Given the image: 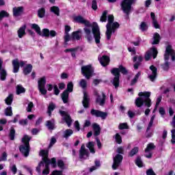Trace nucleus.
<instances>
[{"label": "nucleus", "mask_w": 175, "mask_h": 175, "mask_svg": "<svg viewBox=\"0 0 175 175\" xmlns=\"http://www.w3.org/2000/svg\"><path fill=\"white\" fill-rule=\"evenodd\" d=\"M119 129H128V124L126 123H121L119 124Z\"/></svg>", "instance_id": "59"}, {"label": "nucleus", "mask_w": 175, "mask_h": 175, "mask_svg": "<svg viewBox=\"0 0 175 175\" xmlns=\"http://www.w3.org/2000/svg\"><path fill=\"white\" fill-rule=\"evenodd\" d=\"M107 21V11H104L103 15L100 17V21L102 23H106Z\"/></svg>", "instance_id": "41"}, {"label": "nucleus", "mask_w": 175, "mask_h": 175, "mask_svg": "<svg viewBox=\"0 0 175 175\" xmlns=\"http://www.w3.org/2000/svg\"><path fill=\"white\" fill-rule=\"evenodd\" d=\"M122 155L117 154L115 157H113V164L112 165V169L113 170H117L118 166H120L121 162H122Z\"/></svg>", "instance_id": "13"}, {"label": "nucleus", "mask_w": 175, "mask_h": 175, "mask_svg": "<svg viewBox=\"0 0 175 175\" xmlns=\"http://www.w3.org/2000/svg\"><path fill=\"white\" fill-rule=\"evenodd\" d=\"M107 24L106 25L107 31L105 35L107 36V40H110L111 35L120 28V23L118 22H114V16L109 15L107 18Z\"/></svg>", "instance_id": "3"}, {"label": "nucleus", "mask_w": 175, "mask_h": 175, "mask_svg": "<svg viewBox=\"0 0 175 175\" xmlns=\"http://www.w3.org/2000/svg\"><path fill=\"white\" fill-rule=\"evenodd\" d=\"M89 156H90V153L88 152V150L85 149V146L84 144L82 145L79 150L80 159H87Z\"/></svg>", "instance_id": "15"}, {"label": "nucleus", "mask_w": 175, "mask_h": 175, "mask_svg": "<svg viewBox=\"0 0 175 175\" xmlns=\"http://www.w3.org/2000/svg\"><path fill=\"white\" fill-rule=\"evenodd\" d=\"M135 163L138 167H143V161L140 157H137Z\"/></svg>", "instance_id": "49"}, {"label": "nucleus", "mask_w": 175, "mask_h": 175, "mask_svg": "<svg viewBox=\"0 0 175 175\" xmlns=\"http://www.w3.org/2000/svg\"><path fill=\"white\" fill-rule=\"evenodd\" d=\"M79 85L84 90V88H87V81L85 79H81L79 81Z\"/></svg>", "instance_id": "48"}, {"label": "nucleus", "mask_w": 175, "mask_h": 175, "mask_svg": "<svg viewBox=\"0 0 175 175\" xmlns=\"http://www.w3.org/2000/svg\"><path fill=\"white\" fill-rule=\"evenodd\" d=\"M2 64H3V62L0 59V79L2 81H3L6 80L7 73L6 70L2 68Z\"/></svg>", "instance_id": "21"}, {"label": "nucleus", "mask_w": 175, "mask_h": 175, "mask_svg": "<svg viewBox=\"0 0 175 175\" xmlns=\"http://www.w3.org/2000/svg\"><path fill=\"white\" fill-rule=\"evenodd\" d=\"M12 102H13V94H10L5 98V103H6V105H12Z\"/></svg>", "instance_id": "40"}, {"label": "nucleus", "mask_w": 175, "mask_h": 175, "mask_svg": "<svg viewBox=\"0 0 175 175\" xmlns=\"http://www.w3.org/2000/svg\"><path fill=\"white\" fill-rule=\"evenodd\" d=\"M95 146V144L92 142H89L88 144H87V147L88 148H89L90 152H92V154H95V149L94 148Z\"/></svg>", "instance_id": "32"}, {"label": "nucleus", "mask_w": 175, "mask_h": 175, "mask_svg": "<svg viewBox=\"0 0 175 175\" xmlns=\"http://www.w3.org/2000/svg\"><path fill=\"white\" fill-rule=\"evenodd\" d=\"M12 66L14 73H17L20 69V62H18V59H14L12 61Z\"/></svg>", "instance_id": "25"}, {"label": "nucleus", "mask_w": 175, "mask_h": 175, "mask_svg": "<svg viewBox=\"0 0 175 175\" xmlns=\"http://www.w3.org/2000/svg\"><path fill=\"white\" fill-rule=\"evenodd\" d=\"M31 137L28 135H24L22 138L23 144L20 146L19 150L24 157H28L29 155V141Z\"/></svg>", "instance_id": "7"}, {"label": "nucleus", "mask_w": 175, "mask_h": 175, "mask_svg": "<svg viewBox=\"0 0 175 175\" xmlns=\"http://www.w3.org/2000/svg\"><path fill=\"white\" fill-rule=\"evenodd\" d=\"M155 119V115H153L151 118H150V121L149 122V124L147 128V132H148V131H150V129L151 128V126H152V124H154V120Z\"/></svg>", "instance_id": "47"}, {"label": "nucleus", "mask_w": 175, "mask_h": 175, "mask_svg": "<svg viewBox=\"0 0 175 175\" xmlns=\"http://www.w3.org/2000/svg\"><path fill=\"white\" fill-rule=\"evenodd\" d=\"M51 175H62V172L55 170V171H53L52 174Z\"/></svg>", "instance_id": "64"}, {"label": "nucleus", "mask_w": 175, "mask_h": 175, "mask_svg": "<svg viewBox=\"0 0 175 175\" xmlns=\"http://www.w3.org/2000/svg\"><path fill=\"white\" fill-rule=\"evenodd\" d=\"M46 13V10H44V8H41L38 10V17H40V18L44 17V14Z\"/></svg>", "instance_id": "51"}, {"label": "nucleus", "mask_w": 175, "mask_h": 175, "mask_svg": "<svg viewBox=\"0 0 175 175\" xmlns=\"http://www.w3.org/2000/svg\"><path fill=\"white\" fill-rule=\"evenodd\" d=\"M77 49H66L65 50V53H68V51H70L72 53H71V55L72 57H76V51H77Z\"/></svg>", "instance_id": "46"}, {"label": "nucleus", "mask_w": 175, "mask_h": 175, "mask_svg": "<svg viewBox=\"0 0 175 175\" xmlns=\"http://www.w3.org/2000/svg\"><path fill=\"white\" fill-rule=\"evenodd\" d=\"M59 113L62 117H63V119L64 120V121H66V123L67 124L68 126V127L70 126V125H72V118H70L69 114L62 111H60Z\"/></svg>", "instance_id": "18"}, {"label": "nucleus", "mask_w": 175, "mask_h": 175, "mask_svg": "<svg viewBox=\"0 0 175 175\" xmlns=\"http://www.w3.org/2000/svg\"><path fill=\"white\" fill-rule=\"evenodd\" d=\"M148 26H147V23L146 22H142L140 25V30L141 31H146L148 29Z\"/></svg>", "instance_id": "53"}, {"label": "nucleus", "mask_w": 175, "mask_h": 175, "mask_svg": "<svg viewBox=\"0 0 175 175\" xmlns=\"http://www.w3.org/2000/svg\"><path fill=\"white\" fill-rule=\"evenodd\" d=\"M51 12L56 14V16H59V8L57 6H53L51 8Z\"/></svg>", "instance_id": "37"}, {"label": "nucleus", "mask_w": 175, "mask_h": 175, "mask_svg": "<svg viewBox=\"0 0 175 175\" xmlns=\"http://www.w3.org/2000/svg\"><path fill=\"white\" fill-rule=\"evenodd\" d=\"M31 28H32V29H34V31H36V33H38V35H42V31H40V27H39V25H38L36 24H32Z\"/></svg>", "instance_id": "33"}, {"label": "nucleus", "mask_w": 175, "mask_h": 175, "mask_svg": "<svg viewBox=\"0 0 175 175\" xmlns=\"http://www.w3.org/2000/svg\"><path fill=\"white\" fill-rule=\"evenodd\" d=\"M146 174L147 175H157L155 174V172H154V170L152 169H149L146 171Z\"/></svg>", "instance_id": "63"}, {"label": "nucleus", "mask_w": 175, "mask_h": 175, "mask_svg": "<svg viewBox=\"0 0 175 175\" xmlns=\"http://www.w3.org/2000/svg\"><path fill=\"white\" fill-rule=\"evenodd\" d=\"M44 87H46V77H43L38 80V90L42 95L47 94V90Z\"/></svg>", "instance_id": "11"}, {"label": "nucleus", "mask_w": 175, "mask_h": 175, "mask_svg": "<svg viewBox=\"0 0 175 175\" xmlns=\"http://www.w3.org/2000/svg\"><path fill=\"white\" fill-rule=\"evenodd\" d=\"M5 114L7 116L12 117L13 116V112L12 111V107H8L5 110Z\"/></svg>", "instance_id": "39"}, {"label": "nucleus", "mask_w": 175, "mask_h": 175, "mask_svg": "<svg viewBox=\"0 0 175 175\" xmlns=\"http://www.w3.org/2000/svg\"><path fill=\"white\" fill-rule=\"evenodd\" d=\"M54 109H55V105H54V103H50L48 107V114H49V116H51V111H53Z\"/></svg>", "instance_id": "44"}, {"label": "nucleus", "mask_w": 175, "mask_h": 175, "mask_svg": "<svg viewBox=\"0 0 175 175\" xmlns=\"http://www.w3.org/2000/svg\"><path fill=\"white\" fill-rule=\"evenodd\" d=\"M93 129L94 131V135L98 136L100 133V127L96 123L93 124Z\"/></svg>", "instance_id": "28"}, {"label": "nucleus", "mask_w": 175, "mask_h": 175, "mask_svg": "<svg viewBox=\"0 0 175 175\" xmlns=\"http://www.w3.org/2000/svg\"><path fill=\"white\" fill-rule=\"evenodd\" d=\"M24 92H25V88H24L21 85H18L16 87L17 95H20V94H23Z\"/></svg>", "instance_id": "35"}, {"label": "nucleus", "mask_w": 175, "mask_h": 175, "mask_svg": "<svg viewBox=\"0 0 175 175\" xmlns=\"http://www.w3.org/2000/svg\"><path fill=\"white\" fill-rule=\"evenodd\" d=\"M70 39L71 38H70V36H69V33H65V36H64L65 42L67 43V42H69Z\"/></svg>", "instance_id": "62"}, {"label": "nucleus", "mask_w": 175, "mask_h": 175, "mask_svg": "<svg viewBox=\"0 0 175 175\" xmlns=\"http://www.w3.org/2000/svg\"><path fill=\"white\" fill-rule=\"evenodd\" d=\"M154 148H155V146L154 145V144L150 143L148 144L145 150V157H146V158H151V157H152V153L151 152V151H152Z\"/></svg>", "instance_id": "17"}, {"label": "nucleus", "mask_w": 175, "mask_h": 175, "mask_svg": "<svg viewBox=\"0 0 175 175\" xmlns=\"http://www.w3.org/2000/svg\"><path fill=\"white\" fill-rule=\"evenodd\" d=\"M157 54H158V51L157 50V49L152 47L148 52H146L145 55V59L146 61H148L151 58L152 55L153 58L155 59L157 58Z\"/></svg>", "instance_id": "12"}, {"label": "nucleus", "mask_w": 175, "mask_h": 175, "mask_svg": "<svg viewBox=\"0 0 175 175\" xmlns=\"http://www.w3.org/2000/svg\"><path fill=\"white\" fill-rule=\"evenodd\" d=\"M56 142H57V139H55V137H52L51 139V142H50L49 148H51V147H53V146H54V144H55Z\"/></svg>", "instance_id": "60"}, {"label": "nucleus", "mask_w": 175, "mask_h": 175, "mask_svg": "<svg viewBox=\"0 0 175 175\" xmlns=\"http://www.w3.org/2000/svg\"><path fill=\"white\" fill-rule=\"evenodd\" d=\"M98 61L102 66H107L110 62V58L108 56L103 55L102 57H98Z\"/></svg>", "instance_id": "19"}, {"label": "nucleus", "mask_w": 175, "mask_h": 175, "mask_svg": "<svg viewBox=\"0 0 175 175\" xmlns=\"http://www.w3.org/2000/svg\"><path fill=\"white\" fill-rule=\"evenodd\" d=\"M81 72L86 79H90L94 73V68L90 65L85 66L81 68Z\"/></svg>", "instance_id": "10"}, {"label": "nucleus", "mask_w": 175, "mask_h": 175, "mask_svg": "<svg viewBox=\"0 0 175 175\" xmlns=\"http://www.w3.org/2000/svg\"><path fill=\"white\" fill-rule=\"evenodd\" d=\"M72 135H73V130L66 129L63 133V137H64V139H68V137H70V136Z\"/></svg>", "instance_id": "27"}, {"label": "nucleus", "mask_w": 175, "mask_h": 175, "mask_svg": "<svg viewBox=\"0 0 175 175\" xmlns=\"http://www.w3.org/2000/svg\"><path fill=\"white\" fill-rule=\"evenodd\" d=\"M73 39H77V40H80L81 38V31H77L72 33Z\"/></svg>", "instance_id": "36"}, {"label": "nucleus", "mask_w": 175, "mask_h": 175, "mask_svg": "<svg viewBox=\"0 0 175 175\" xmlns=\"http://www.w3.org/2000/svg\"><path fill=\"white\" fill-rule=\"evenodd\" d=\"M9 16V14L5 11H1L0 12V20H2L3 17H8Z\"/></svg>", "instance_id": "57"}, {"label": "nucleus", "mask_w": 175, "mask_h": 175, "mask_svg": "<svg viewBox=\"0 0 175 175\" xmlns=\"http://www.w3.org/2000/svg\"><path fill=\"white\" fill-rule=\"evenodd\" d=\"M39 35L40 36L49 38L50 36V30H49L48 29H43L42 32H41V34Z\"/></svg>", "instance_id": "34"}, {"label": "nucleus", "mask_w": 175, "mask_h": 175, "mask_svg": "<svg viewBox=\"0 0 175 175\" xmlns=\"http://www.w3.org/2000/svg\"><path fill=\"white\" fill-rule=\"evenodd\" d=\"M139 152V148L135 147L129 153L130 157H133V155H135V154H137Z\"/></svg>", "instance_id": "52"}, {"label": "nucleus", "mask_w": 175, "mask_h": 175, "mask_svg": "<svg viewBox=\"0 0 175 175\" xmlns=\"http://www.w3.org/2000/svg\"><path fill=\"white\" fill-rule=\"evenodd\" d=\"M115 140L118 144H121V143H122V138H121V135H120L119 133L115 135Z\"/></svg>", "instance_id": "42"}, {"label": "nucleus", "mask_w": 175, "mask_h": 175, "mask_svg": "<svg viewBox=\"0 0 175 175\" xmlns=\"http://www.w3.org/2000/svg\"><path fill=\"white\" fill-rule=\"evenodd\" d=\"M74 21H75L76 23H79L80 24H84V25L85 26V27L84 28V31L85 33V38H86L88 42L92 41L93 33L96 43H100V31L99 29V26L98 25V23H93L92 24H91L90 21L84 19V18H83V16H81L74 17ZM91 27L92 33L91 32Z\"/></svg>", "instance_id": "1"}, {"label": "nucleus", "mask_w": 175, "mask_h": 175, "mask_svg": "<svg viewBox=\"0 0 175 175\" xmlns=\"http://www.w3.org/2000/svg\"><path fill=\"white\" fill-rule=\"evenodd\" d=\"M142 74L140 73V72H139L135 77H134V79L131 81V85H135V84H136V83H137V80H139V77H140V75Z\"/></svg>", "instance_id": "38"}, {"label": "nucleus", "mask_w": 175, "mask_h": 175, "mask_svg": "<svg viewBox=\"0 0 175 175\" xmlns=\"http://www.w3.org/2000/svg\"><path fill=\"white\" fill-rule=\"evenodd\" d=\"M136 0H124L121 3L122 10L126 14H129L132 10V3Z\"/></svg>", "instance_id": "8"}, {"label": "nucleus", "mask_w": 175, "mask_h": 175, "mask_svg": "<svg viewBox=\"0 0 175 175\" xmlns=\"http://www.w3.org/2000/svg\"><path fill=\"white\" fill-rule=\"evenodd\" d=\"M40 155L42 157V161L39 163L38 166L36 167V170L40 173V167H44L45 165V168L42 171V174H49V173H50L49 165H51L52 167H57V160L55 158H52L51 160L49 159V150H40Z\"/></svg>", "instance_id": "2"}, {"label": "nucleus", "mask_w": 175, "mask_h": 175, "mask_svg": "<svg viewBox=\"0 0 175 175\" xmlns=\"http://www.w3.org/2000/svg\"><path fill=\"white\" fill-rule=\"evenodd\" d=\"M160 40L161 36H159V33H155L153 36V42H152V44H158Z\"/></svg>", "instance_id": "30"}, {"label": "nucleus", "mask_w": 175, "mask_h": 175, "mask_svg": "<svg viewBox=\"0 0 175 175\" xmlns=\"http://www.w3.org/2000/svg\"><path fill=\"white\" fill-rule=\"evenodd\" d=\"M120 72H121V73L123 75H126L128 73L126 68L122 66H120L118 68H113L111 70L112 75L115 76L113 80V84L116 88L120 85Z\"/></svg>", "instance_id": "5"}, {"label": "nucleus", "mask_w": 175, "mask_h": 175, "mask_svg": "<svg viewBox=\"0 0 175 175\" xmlns=\"http://www.w3.org/2000/svg\"><path fill=\"white\" fill-rule=\"evenodd\" d=\"M33 107V103L29 102L27 108V111H28V113H31V111H32Z\"/></svg>", "instance_id": "56"}, {"label": "nucleus", "mask_w": 175, "mask_h": 175, "mask_svg": "<svg viewBox=\"0 0 175 175\" xmlns=\"http://www.w3.org/2000/svg\"><path fill=\"white\" fill-rule=\"evenodd\" d=\"M25 25H23L18 30V38H21L25 35Z\"/></svg>", "instance_id": "29"}, {"label": "nucleus", "mask_w": 175, "mask_h": 175, "mask_svg": "<svg viewBox=\"0 0 175 175\" xmlns=\"http://www.w3.org/2000/svg\"><path fill=\"white\" fill-rule=\"evenodd\" d=\"M23 10L24 9L23 7H15L13 8V14L15 16V17H18V16H21L23 14Z\"/></svg>", "instance_id": "24"}, {"label": "nucleus", "mask_w": 175, "mask_h": 175, "mask_svg": "<svg viewBox=\"0 0 175 175\" xmlns=\"http://www.w3.org/2000/svg\"><path fill=\"white\" fill-rule=\"evenodd\" d=\"M170 57H171L172 61L175 60V51L172 49V46L168 45L166 47L165 53L164 55L165 63L163 65V70H169V63L166 61L169 60Z\"/></svg>", "instance_id": "6"}, {"label": "nucleus", "mask_w": 175, "mask_h": 175, "mask_svg": "<svg viewBox=\"0 0 175 175\" xmlns=\"http://www.w3.org/2000/svg\"><path fill=\"white\" fill-rule=\"evenodd\" d=\"M91 114L95 117H100L102 120H106L107 117V113L96 109H92Z\"/></svg>", "instance_id": "14"}, {"label": "nucleus", "mask_w": 175, "mask_h": 175, "mask_svg": "<svg viewBox=\"0 0 175 175\" xmlns=\"http://www.w3.org/2000/svg\"><path fill=\"white\" fill-rule=\"evenodd\" d=\"M138 97L135 100V106L137 107H142L144 105L146 106V107H151V99L150 96H151V92H141L138 94Z\"/></svg>", "instance_id": "4"}, {"label": "nucleus", "mask_w": 175, "mask_h": 175, "mask_svg": "<svg viewBox=\"0 0 175 175\" xmlns=\"http://www.w3.org/2000/svg\"><path fill=\"white\" fill-rule=\"evenodd\" d=\"M95 165L96 166H93L90 169V172H94V170H96L99 166H100V162L99 161H95Z\"/></svg>", "instance_id": "45"}, {"label": "nucleus", "mask_w": 175, "mask_h": 175, "mask_svg": "<svg viewBox=\"0 0 175 175\" xmlns=\"http://www.w3.org/2000/svg\"><path fill=\"white\" fill-rule=\"evenodd\" d=\"M133 62H135L134 64V69H138L139 66H140V62L143 61V57L142 56H135L133 59Z\"/></svg>", "instance_id": "22"}, {"label": "nucleus", "mask_w": 175, "mask_h": 175, "mask_svg": "<svg viewBox=\"0 0 175 175\" xmlns=\"http://www.w3.org/2000/svg\"><path fill=\"white\" fill-rule=\"evenodd\" d=\"M105 100H106V95L102 93L101 96L98 95L96 98V103L100 105V106H103L105 105Z\"/></svg>", "instance_id": "23"}, {"label": "nucleus", "mask_w": 175, "mask_h": 175, "mask_svg": "<svg viewBox=\"0 0 175 175\" xmlns=\"http://www.w3.org/2000/svg\"><path fill=\"white\" fill-rule=\"evenodd\" d=\"M57 166L59 169H65V163H64L62 160L57 161Z\"/></svg>", "instance_id": "54"}, {"label": "nucleus", "mask_w": 175, "mask_h": 175, "mask_svg": "<svg viewBox=\"0 0 175 175\" xmlns=\"http://www.w3.org/2000/svg\"><path fill=\"white\" fill-rule=\"evenodd\" d=\"M32 72V65L28 64L27 66L25 67L23 73L25 75H29Z\"/></svg>", "instance_id": "31"}, {"label": "nucleus", "mask_w": 175, "mask_h": 175, "mask_svg": "<svg viewBox=\"0 0 175 175\" xmlns=\"http://www.w3.org/2000/svg\"><path fill=\"white\" fill-rule=\"evenodd\" d=\"M72 91H73V83L70 82L67 85V90L64 91L62 94V98L64 103H68L69 92H72Z\"/></svg>", "instance_id": "9"}, {"label": "nucleus", "mask_w": 175, "mask_h": 175, "mask_svg": "<svg viewBox=\"0 0 175 175\" xmlns=\"http://www.w3.org/2000/svg\"><path fill=\"white\" fill-rule=\"evenodd\" d=\"M150 72H148V77L150 81H154L157 78V67L154 66H150Z\"/></svg>", "instance_id": "16"}, {"label": "nucleus", "mask_w": 175, "mask_h": 175, "mask_svg": "<svg viewBox=\"0 0 175 175\" xmlns=\"http://www.w3.org/2000/svg\"><path fill=\"white\" fill-rule=\"evenodd\" d=\"M171 133H172L171 143L172 144H175V129H174L171 131Z\"/></svg>", "instance_id": "55"}, {"label": "nucleus", "mask_w": 175, "mask_h": 175, "mask_svg": "<svg viewBox=\"0 0 175 175\" xmlns=\"http://www.w3.org/2000/svg\"><path fill=\"white\" fill-rule=\"evenodd\" d=\"M92 8L93 10H96V9H98V3H96V0H93L92 1Z\"/></svg>", "instance_id": "58"}, {"label": "nucleus", "mask_w": 175, "mask_h": 175, "mask_svg": "<svg viewBox=\"0 0 175 175\" xmlns=\"http://www.w3.org/2000/svg\"><path fill=\"white\" fill-rule=\"evenodd\" d=\"M46 126L49 129H51V130L54 129V120H51V121L48 120L46 122Z\"/></svg>", "instance_id": "43"}, {"label": "nucleus", "mask_w": 175, "mask_h": 175, "mask_svg": "<svg viewBox=\"0 0 175 175\" xmlns=\"http://www.w3.org/2000/svg\"><path fill=\"white\" fill-rule=\"evenodd\" d=\"M15 135H16V131L14 130V129L12 128L10 129V135H9L10 140H13L14 139Z\"/></svg>", "instance_id": "50"}, {"label": "nucleus", "mask_w": 175, "mask_h": 175, "mask_svg": "<svg viewBox=\"0 0 175 175\" xmlns=\"http://www.w3.org/2000/svg\"><path fill=\"white\" fill-rule=\"evenodd\" d=\"M150 17L152 18V24L153 27H154L156 29H159V28H161V26L159 25L158 21L157 20V17H155V13L151 12Z\"/></svg>", "instance_id": "20"}, {"label": "nucleus", "mask_w": 175, "mask_h": 175, "mask_svg": "<svg viewBox=\"0 0 175 175\" xmlns=\"http://www.w3.org/2000/svg\"><path fill=\"white\" fill-rule=\"evenodd\" d=\"M54 93L55 95H59V90L58 89V86L57 85H55L53 86Z\"/></svg>", "instance_id": "61"}, {"label": "nucleus", "mask_w": 175, "mask_h": 175, "mask_svg": "<svg viewBox=\"0 0 175 175\" xmlns=\"http://www.w3.org/2000/svg\"><path fill=\"white\" fill-rule=\"evenodd\" d=\"M88 94H87L85 92H83V100L82 102L84 107H88Z\"/></svg>", "instance_id": "26"}]
</instances>
